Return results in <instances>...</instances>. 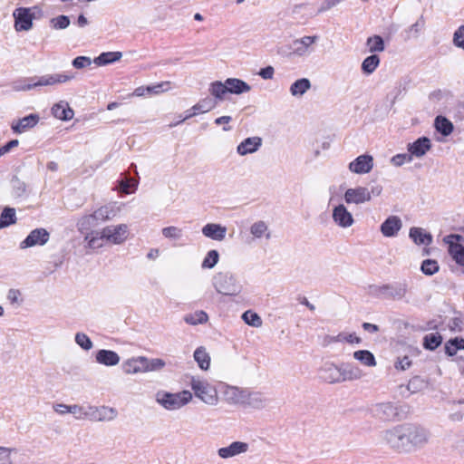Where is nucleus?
I'll use <instances>...</instances> for the list:
<instances>
[{"label": "nucleus", "instance_id": "30", "mask_svg": "<svg viewBox=\"0 0 464 464\" xmlns=\"http://www.w3.org/2000/svg\"><path fill=\"white\" fill-rule=\"evenodd\" d=\"M410 238L418 246L424 245L426 246L432 243L433 237L430 233L426 232L421 227H412L409 231Z\"/></svg>", "mask_w": 464, "mask_h": 464}, {"label": "nucleus", "instance_id": "9", "mask_svg": "<svg viewBox=\"0 0 464 464\" xmlns=\"http://www.w3.org/2000/svg\"><path fill=\"white\" fill-rule=\"evenodd\" d=\"M371 412L375 418L390 421L394 420L399 415V409L392 402H380L371 407Z\"/></svg>", "mask_w": 464, "mask_h": 464}, {"label": "nucleus", "instance_id": "57", "mask_svg": "<svg viewBox=\"0 0 464 464\" xmlns=\"http://www.w3.org/2000/svg\"><path fill=\"white\" fill-rule=\"evenodd\" d=\"M161 232L166 238L169 239H179L182 237V229L175 226L166 227Z\"/></svg>", "mask_w": 464, "mask_h": 464}, {"label": "nucleus", "instance_id": "1", "mask_svg": "<svg viewBox=\"0 0 464 464\" xmlns=\"http://www.w3.org/2000/svg\"><path fill=\"white\" fill-rule=\"evenodd\" d=\"M384 441L392 449L411 452L424 447L430 438L429 431L414 424L398 425L383 432Z\"/></svg>", "mask_w": 464, "mask_h": 464}, {"label": "nucleus", "instance_id": "20", "mask_svg": "<svg viewBox=\"0 0 464 464\" xmlns=\"http://www.w3.org/2000/svg\"><path fill=\"white\" fill-rule=\"evenodd\" d=\"M40 121V117L36 113H31L18 121H13L11 129L14 133L21 134L33 129Z\"/></svg>", "mask_w": 464, "mask_h": 464}, {"label": "nucleus", "instance_id": "10", "mask_svg": "<svg viewBox=\"0 0 464 464\" xmlns=\"http://www.w3.org/2000/svg\"><path fill=\"white\" fill-rule=\"evenodd\" d=\"M461 239L460 235L450 234L444 237V242L449 245V253L456 263L464 266V246L459 243Z\"/></svg>", "mask_w": 464, "mask_h": 464}, {"label": "nucleus", "instance_id": "43", "mask_svg": "<svg viewBox=\"0 0 464 464\" xmlns=\"http://www.w3.org/2000/svg\"><path fill=\"white\" fill-rule=\"evenodd\" d=\"M84 240L87 242L88 247L96 249L102 246V241L105 240V237H102V230H92L85 235Z\"/></svg>", "mask_w": 464, "mask_h": 464}, {"label": "nucleus", "instance_id": "6", "mask_svg": "<svg viewBox=\"0 0 464 464\" xmlns=\"http://www.w3.org/2000/svg\"><path fill=\"white\" fill-rule=\"evenodd\" d=\"M75 78V73L64 72L61 73L44 74L34 76L28 79V83L23 87L24 91H29L38 87L53 86L59 83H65Z\"/></svg>", "mask_w": 464, "mask_h": 464}, {"label": "nucleus", "instance_id": "53", "mask_svg": "<svg viewBox=\"0 0 464 464\" xmlns=\"http://www.w3.org/2000/svg\"><path fill=\"white\" fill-rule=\"evenodd\" d=\"M91 405L88 406H81L77 404L70 405V413L73 414L76 420H89V414L91 411L89 410Z\"/></svg>", "mask_w": 464, "mask_h": 464}, {"label": "nucleus", "instance_id": "11", "mask_svg": "<svg viewBox=\"0 0 464 464\" xmlns=\"http://www.w3.org/2000/svg\"><path fill=\"white\" fill-rule=\"evenodd\" d=\"M343 199L347 204L361 205L371 200V193L366 187L358 186L346 189Z\"/></svg>", "mask_w": 464, "mask_h": 464}, {"label": "nucleus", "instance_id": "31", "mask_svg": "<svg viewBox=\"0 0 464 464\" xmlns=\"http://www.w3.org/2000/svg\"><path fill=\"white\" fill-rule=\"evenodd\" d=\"M52 114L58 120L69 121L73 118L74 112L68 102L61 101L52 107Z\"/></svg>", "mask_w": 464, "mask_h": 464}, {"label": "nucleus", "instance_id": "8", "mask_svg": "<svg viewBox=\"0 0 464 464\" xmlns=\"http://www.w3.org/2000/svg\"><path fill=\"white\" fill-rule=\"evenodd\" d=\"M317 40L318 36L316 35H307L294 40L289 45L290 53L296 56L308 55L314 51L313 44L316 43Z\"/></svg>", "mask_w": 464, "mask_h": 464}, {"label": "nucleus", "instance_id": "25", "mask_svg": "<svg viewBox=\"0 0 464 464\" xmlns=\"http://www.w3.org/2000/svg\"><path fill=\"white\" fill-rule=\"evenodd\" d=\"M201 232L204 237L216 241H222L226 237L227 227L216 223L206 224Z\"/></svg>", "mask_w": 464, "mask_h": 464}, {"label": "nucleus", "instance_id": "27", "mask_svg": "<svg viewBox=\"0 0 464 464\" xmlns=\"http://www.w3.org/2000/svg\"><path fill=\"white\" fill-rule=\"evenodd\" d=\"M431 147V143L429 138L420 137L417 139L414 142L408 144V151L413 157L420 158L426 154L428 150H430Z\"/></svg>", "mask_w": 464, "mask_h": 464}, {"label": "nucleus", "instance_id": "44", "mask_svg": "<svg viewBox=\"0 0 464 464\" xmlns=\"http://www.w3.org/2000/svg\"><path fill=\"white\" fill-rule=\"evenodd\" d=\"M217 104L218 102L214 99L206 97L193 105L191 111H198V113H205L216 108Z\"/></svg>", "mask_w": 464, "mask_h": 464}, {"label": "nucleus", "instance_id": "56", "mask_svg": "<svg viewBox=\"0 0 464 464\" xmlns=\"http://www.w3.org/2000/svg\"><path fill=\"white\" fill-rule=\"evenodd\" d=\"M75 343L84 351H89L92 348L93 343L90 337L84 333H77L74 337Z\"/></svg>", "mask_w": 464, "mask_h": 464}, {"label": "nucleus", "instance_id": "64", "mask_svg": "<svg viewBox=\"0 0 464 464\" xmlns=\"http://www.w3.org/2000/svg\"><path fill=\"white\" fill-rule=\"evenodd\" d=\"M72 64L76 69H83L92 64V60L87 56H77L72 60Z\"/></svg>", "mask_w": 464, "mask_h": 464}, {"label": "nucleus", "instance_id": "22", "mask_svg": "<svg viewBox=\"0 0 464 464\" xmlns=\"http://www.w3.org/2000/svg\"><path fill=\"white\" fill-rule=\"evenodd\" d=\"M169 85V82H162L153 85L140 86L133 91L132 95L137 97L158 95L168 91Z\"/></svg>", "mask_w": 464, "mask_h": 464}, {"label": "nucleus", "instance_id": "38", "mask_svg": "<svg viewBox=\"0 0 464 464\" xmlns=\"http://www.w3.org/2000/svg\"><path fill=\"white\" fill-rule=\"evenodd\" d=\"M193 357L201 370L206 371L209 368L210 356L204 347H198L194 352Z\"/></svg>", "mask_w": 464, "mask_h": 464}, {"label": "nucleus", "instance_id": "45", "mask_svg": "<svg viewBox=\"0 0 464 464\" xmlns=\"http://www.w3.org/2000/svg\"><path fill=\"white\" fill-rule=\"evenodd\" d=\"M366 46L368 47L369 52L372 53H381L385 49L382 37L377 34L368 37L366 41Z\"/></svg>", "mask_w": 464, "mask_h": 464}, {"label": "nucleus", "instance_id": "34", "mask_svg": "<svg viewBox=\"0 0 464 464\" xmlns=\"http://www.w3.org/2000/svg\"><path fill=\"white\" fill-rule=\"evenodd\" d=\"M341 342H347L349 343H360L362 342V339L354 333L353 334H345V333H340L339 334L335 336L326 335L324 340V343L325 345H328L332 343H341Z\"/></svg>", "mask_w": 464, "mask_h": 464}, {"label": "nucleus", "instance_id": "54", "mask_svg": "<svg viewBox=\"0 0 464 464\" xmlns=\"http://www.w3.org/2000/svg\"><path fill=\"white\" fill-rule=\"evenodd\" d=\"M218 252L215 249L209 250L202 261L201 267L204 269H211L218 264Z\"/></svg>", "mask_w": 464, "mask_h": 464}, {"label": "nucleus", "instance_id": "28", "mask_svg": "<svg viewBox=\"0 0 464 464\" xmlns=\"http://www.w3.org/2000/svg\"><path fill=\"white\" fill-rule=\"evenodd\" d=\"M342 382L360 380L363 376L362 371L355 364L350 362L341 363Z\"/></svg>", "mask_w": 464, "mask_h": 464}, {"label": "nucleus", "instance_id": "36", "mask_svg": "<svg viewBox=\"0 0 464 464\" xmlns=\"http://www.w3.org/2000/svg\"><path fill=\"white\" fill-rule=\"evenodd\" d=\"M250 233L255 238H261L265 237L266 239H269L271 237L268 226L263 220L253 223L250 227Z\"/></svg>", "mask_w": 464, "mask_h": 464}, {"label": "nucleus", "instance_id": "39", "mask_svg": "<svg viewBox=\"0 0 464 464\" xmlns=\"http://www.w3.org/2000/svg\"><path fill=\"white\" fill-rule=\"evenodd\" d=\"M434 126L437 131L443 136H449L453 131L452 122L441 115L436 117Z\"/></svg>", "mask_w": 464, "mask_h": 464}, {"label": "nucleus", "instance_id": "17", "mask_svg": "<svg viewBox=\"0 0 464 464\" xmlns=\"http://www.w3.org/2000/svg\"><path fill=\"white\" fill-rule=\"evenodd\" d=\"M320 378L331 384L342 382L341 364L326 362L320 369Z\"/></svg>", "mask_w": 464, "mask_h": 464}, {"label": "nucleus", "instance_id": "37", "mask_svg": "<svg viewBox=\"0 0 464 464\" xmlns=\"http://www.w3.org/2000/svg\"><path fill=\"white\" fill-rule=\"evenodd\" d=\"M353 356L355 360L367 367H374L377 363L373 353L368 350L355 351Z\"/></svg>", "mask_w": 464, "mask_h": 464}, {"label": "nucleus", "instance_id": "49", "mask_svg": "<svg viewBox=\"0 0 464 464\" xmlns=\"http://www.w3.org/2000/svg\"><path fill=\"white\" fill-rule=\"evenodd\" d=\"M442 343V337L439 333L429 334L423 338V347L427 350L433 351Z\"/></svg>", "mask_w": 464, "mask_h": 464}, {"label": "nucleus", "instance_id": "35", "mask_svg": "<svg viewBox=\"0 0 464 464\" xmlns=\"http://www.w3.org/2000/svg\"><path fill=\"white\" fill-rule=\"evenodd\" d=\"M311 88V82L307 78H301L294 82L290 86V93L295 97L303 96Z\"/></svg>", "mask_w": 464, "mask_h": 464}, {"label": "nucleus", "instance_id": "50", "mask_svg": "<svg viewBox=\"0 0 464 464\" xmlns=\"http://www.w3.org/2000/svg\"><path fill=\"white\" fill-rule=\"evenodd\" d=\"M16 222L15 210L12 208H5L0 215V229Z\"/></svg>", "mask_w": 464, "mask_h": 464}, {"label": "nucleus", "instance_id": "29", "mask_svg": "<svg viewBox=\"0 0 464 464\" xmlns=\"http://www.w3.org/2000/svg\"><path fill=\"white\" fill-rule=\"evenodd\" d=\"M268 399L259 392H249L246 390L245 405H248L254 409H263L266 406Z\"/></svg>", "mask_w": 464, "mask_h": 464}, {"label": "nucleus", "instance_id": "47", "mask_svg": "<svg viewBox=\"0 0 464 464\" xmlns=\"http://www.w3.org/2000/svg\"><path fill=\"white\" fill-rule=\"evenodd\" d=\"M121 56L122 54L120 52L102 53L94 59V63L99 66L106 65L116 61H119L121 58Z\"/></svg>", "mask_w": 464, "mask_h": 464}, {"label": "nucleus", "instance_id": "42", "mask_svg": "<svg viewBox=\"0 0 464 464\" xmlns=\"http://www.w3.org/2000/svg\"><path fill=\"white\" fill-rule=\"evenodd\" d=\"M380 62V57L375 53L367 56L362 63V72L367 75L372 74L379 66Z\"/></svg>", "mask_w": 464, "mask_h": 464}, {"label": "nucleus", "instance_id": "26", "mask_svg": "<svg viewBox=\"0 0 464 464\" xmlns=\"http://www.w3.org/2000/svg\"><path fill=\"white\" fill-rule=\"evenodd\" d=\"M96 362L108 367L117 365L121 358L119 354L112 350L101 349L95 354Z\"/></svg>", "mask_w": 464, "mask_h": 464}, {"label": "nucleus", "instance_id": "5", "mask_svg": "<svg viewBox=\"0 0 464 464\" xmlns=\"http://www.w3.org/2000/svg\"><path fill=\"white\" fill-rule=\"evenodd\" d=\"M191 400L192 393L187 390L176 393L159 392L156 394V401L168 411L179 410L190 402Z\"/></svg>", "mask_w": 464, "mask_h": 464}, {"label": "nucleus", "instance_id": "59", "mask_svg": "<svg viewBox=\"0 0 464 464\" xmlns=\"http://www.w3.org/2000/svg\"><path fill=\"white\" fill-rule=\"evenodd\" d=\"M411 160H412V156L411 155L410 152L397 154L391 159L392 164L395 167H401L404 163L411 162Z\"/></svg>", "mask_w": 464, "mask_h": 464}, {"label": "nucleus", "instance_id": "15", "mask_svg": "<svg viewBox=\"0 0 464 464\" xmlns=\"http://www.w3.org/2000/svg\"><path fill=\"white\" fill-rule=\"evenodd\" d=\"M373 168V157L369 154L358 156L348 165L351 172L362 175L369 173Z\"/></svg>", "mask_w": 464, "mask_h": 464}, {"label": "nucleus", "instance_id": "16", "mask_svg": "<svg viewBox=\"0 0 464 464\" xmlns=\"http://www.w3.org/2000/svg\"><path fill=\"white\" fill-rule=\"evenodd\" d=\"M332 218L334 222L342 228L350 227L354 223L352 213L343 204H339L334 208Z\"/></svg>", "mask_w": 464, "mask_h": 464}, {"label": "nucleus", "instance_id": "13", "mask_svg": "<svg viewBox=\"0 0 464 464\" xmlns=\"http://www.w3.org/2000/svg\"><path fill=\"white\" fill-rule=\"evenodd\" d=\"M378 293L385 298L400 300L402 299L407 293V284L404 282H395L383 285L378 288Z\"/></svg>", "mask_w": 464, "mask_h": 464}, {"label": "nucleus", "instance_id": "41", "mask_svg": "<svg viewBox=\"0 0 464 464\" xmlns=\"http://www.w3.org/2000/svg\"><path fill=\"white\" fill-rule=\"evenodd\" d=\"M210 94L218 101H223L225 95L228 93L226 82L216 81L210 83L208 89Z\"/></svg>", "mask_w": 464, "mask_h": 464}, {"label": "nucleus", "instance_id": "61", "mask_svg": "<svg viewBox=\"0 0 464 464\" xmlns=\"http://www.w3.org/2000/svg\"><path fill=\"white\" fill-rule=\"evenodd\" d=\"M121 188L124 193H130L131 189H136L138 187V181L131 178H125L120 183Z\"/></svg>", "mask_w": 464, "mask_h": 464}, {"label": "nucleus", "instance_id": "58", "mask_svg": "<svg viewBox=\"0 0 464 464\" xmlns=\"http://www.w3.org/2000/svg\"><path fill=\"white\" fill-rule=\"evenodd\" d=\"M12 186L14 194L16 197H22L26 191V185L24 181L20 180L17 177L12 179Z\"/></svg>", "mask_w": 464, "mask_h": 464}, {"label": "nucleus", "instance_id": "55", "mask_svg": "<svg viewBox=\"0 0 464 464\" xmlns=\"http://www.w3.org/2000/svg\"><path fill=\"white\" fill-rule=\"evenodd\" d=\"M440 269L438 262L434 259H425L420 266V271L426 276H432Z\"/></svg>", "mask_w": 464, "mask_h": 464}, {"label": "nucleus", "instance_id": "21", "mask_svg": "<svg viewBox=\"0 0 464 464\" xmlns=\"http://www.w3.org/2000/svg\"><path fill=\"white\" fill-rule=\"evenodd\" d=\"M402 227V221L398 216H389L381 225L380 231L385 237H394Z\"/></svg>", "mask_w": 464, "mask_h": 464}, {"label": "nucleus", "instance_id": "19", "mask_svg": "<svg viewBox=\"0 0 464 464\" xmlns=\"http://www.w3.org/2000/svg\"><path fill=\"white\" fill-rule=\"evenodd\" d=\"M89 410L91 411L89 420L92 421H111L117 416V411L108 406H91Z\"/></svg>", "mask_w": 464, "mask_h": 464}, {"label": "nucleus", "instance_id": "60", "mask_svg": "<svg viewBox=\"0 0 464 464\" xmlns=\"http://www.w3.org/2000/svg\"><path fill=\"white\" fill-rule=\"evenodd\" d=\"M453 44L455 46L464 50V25H460L453 34Z\"/></svg>", "mask_w": 464, "mask_h": 464}, {"label": "nucleus", "instance_id": "62", "mask_svg": "<svg viewBox=\"0 0 464 464\" xmlns=\"http://www.w3.org/2000/svg\"><path fill=\"white\" fill-rule=\"evenodd\" d=\"M15 450L12 448L0 447V464H13L11 454Z\"/></svg>", "mask_w": 464, "mask_h": 464}, {"label": "nucleus", "instance_id": "24", "mask_svg": "<svg viewBox=\"0 0 464 464\" xmlns=\"http://www.w3.org/2000/svg\"><path fill=\"white\" fill-rule=\"evenodd\" d=\"M262 146V139L260 137H248L242 140L237 147V152L240 156H246L257 151Z\"/></svg>", "mask_w": 464, "mask_h": 464}, {"label": "nucleus", "instance_id": "18", "mask_svg": "<svg viewBox=\"0 0 464 464\" xmlns=\"http://www.w3.org/2000/svg\"><path fill=\"white\" fill-rule=\"evenodd\" d=\"M15 29L17 31H28L32 28L34 15L30 8L19 7L14 11Z\"/></svg>", "mask_w": 464, "mask_h": 464}, {"label": "nucleus", "instance_id": "40", "mask_svg": "<svg viewBox=\"0 0 464 464\" xmlns=\"http://www.w3.org/2000/svg\"><path fill=\"white\" fill-rule=\"evenodd\" d=\"M183 319L188 324L198 325L207 323L208 321V315L206 312L199 310L185 314Z\"/></svg>", "mask_w": 464, "mask_h": 464}, {"label": "nucleus", "instance_id": "33", "mask_svg": "<svg viewBox=\"0 0 464 464\" xmlns=\"http://www.w3.org/2000/svg\"><path fill=\"white\" fill-rule=\"evenodd\" d=\"M228 93L242 94L251 90L250 85L237 78H227L226 81Z\"/></svg>", "mask_w": 464, "mask_h": 464}, {"label": "nucleus", "instance_id": "7", "mask_svg": "<svg viewBox=\"0 0 464 464\" xmlns=\"http://www.w3.org/2000/svg\"><path fill=\"white\" fill-rule=\"evenodd\" d=\"M129 236V227L126 224L107 226L102 229V237L111 244L120 245L123 243Z\"/></svg>", "mask_w": 464, "mask_h": 464}, {"label": "nucleus", "instance_id": "23", "mask_svg": "<svg viewBox=\"0 0 464 464\" xmlns=\"http://www.w3.org/2000/svg\"><path fill=\"white\" fill-rule=\"evenodd\" d=\"M248 444L243 441H234L227 447L218 449V454L221 459H229L248 450Z\"/></svg>", "mask_w": 464, "mask_h": 464}, {"label": "nucleus", "instance_id": "48", "mask_svg": "<svg viewBox=\"0 0 464 464\" xmlns=\"http://www.w3.org/2000/svg\"><path fill=\"white\" fill-rule=\"evenodd\" d=\"M424 26H425V20H424L423 16H420L416 21V23L411 24L408 29H406L404 31L405 39L410 40L411 38H417L420 35L422 29L424 28Z\"/></svg>", "mask_w": 464, "mask_h": 464}, {"label": "nucleus", "instance_id": "52", "mask_svg": "<svg viewBox=\"0 0 464 464\" xmlns=\"http://www.w3.org/2000/svg\"><path fill=\"white\" fill-rule=\"evenodd\" d=\"M242 320L252 327H261L263 321L262 318L255 312L247 310L242 314Z\"/></svg>", "mask_w": 464, "mask_h": 464}, {"label": "nucleus", "instance_id": "32", "mask_svg": "<svg viewBox=\"0 0 464 464\" xmlns=\"http://www.w3.org/2000/svg\"><path fill=\"white\" fill-rule=\"evenodd\" d=\"M118 208L113 205H105L96 209L92 215L99 224L112 219L118 213Z\"/></svg>", "mask_w": 464, "mask_h": 464}, {"label": "nucleus", "instance_id": "51", "mask_svg": "<svg viewBox=\"0 0 464 464\" xmlns=\"http://www.w3.org/2000/svg\"><path fill=\"white\" fill-rule=\"evenodd\" d=\"M464 349L463 338H453L448 341L445 344V352L449 356H453L457 353L458 350Z\"/></svg>", "mask_w": 464, "mask_h": 464}, {"label": "nucleus", "instance_id": "12", "mask_svg": "<svg viewBox=\"0 0 464 464\" xmlns=\"http://www.w3.org/2000/svg\"><path fill=\"white\" fill-rule=\"evenodd\" d=\"M50 237L49 232L44 228H35L20 243V248L25 249L35 246L45 245Z\"/></svg>", "mask_w": 464, "mask_h": 464}, {"label": "nucleus", "instance_id": "4", "mask_svg": "<svg viewBox=\"0 0 464 464\" xmlns=\"http://www.w3.org/2000/svg\"><path fill=\"white\" fill-rule=\"evenodd\" d=\"M190 386L195 396L204 403L211 406L218 404V390L207 380L193 376L190 381Z\"/></svg>", "mask_w": 464, "mask_h": 464}, {"label": "nucleus", "instance_id": "2", "mask_svg": "<svg viewBox=\"0 0 464 464\" xmlns=\"http://www.w3.org/2000/svg\"><path fill=\"white\" fill-rule=\"evenodd\" d=\"M165 366L161 359H149L145 356H138L127 359L121 364L122 371L126 374H135L160 370Z\"/></svg>", "mask_w": 464, "mask_h": 464}, {"label": "nucleus", "instance_id": "46", "mask_svg": "<svg viewBox=\"0 0 464 464\" xmlns=\"http://www.w3.org/2000/svg\"><path fill=\"white\" fill-rule=\"evenodd\" d=\"M98 225L97 221L94 219L93 215H86L82 217L79 221L77 222V228L80 233H90L89 230H91L92 227H96Z\"/></svg>", "mask_w": 464, "mask_h": 464}, {"label": "nucleus", "instance_id": "3", "mask_svg": "<svg viewBox=\"0 0 464 464\" xmlns=\"http://www.w3.org/2000/svg\"><path fill=\"white\" fill-rule=\"evenodd\" d=\"M212 285L218 294L224 295L236 296L242 290V285L236 276L230 272L216 274L212 279Z\"/></svg>", "mask_w": 464, "mask_h": 464}, {"label": "nucleus", "instance_id": "14", "mask_svg": "<svg viewBox=\"0 0 464 464\" xmlns=\"http://www.w3.org/2000/svg\"><path fill=\"white\" fill-rule=\"evenodd\" d=\"M220 392L228 404L245 403L246 389L222 383L220 384Z\"/></svg>", "mask_w": 464, "mask_h": 464}, {"label": "nucleus", "instance_id": "63", "mask_svg": "<svg viewBox=\"0 0 464 464\" xmlns=\"http://www.w3.org/2000/svg\"><path fill=\"white\" fill-rule=\"evenodd\" d=\"M52 24L55 29H65L70 24V19L66 15H59L52 19Z\"/></svg>", "mask_w": 464, "mask_h": 464}]
</instances>
